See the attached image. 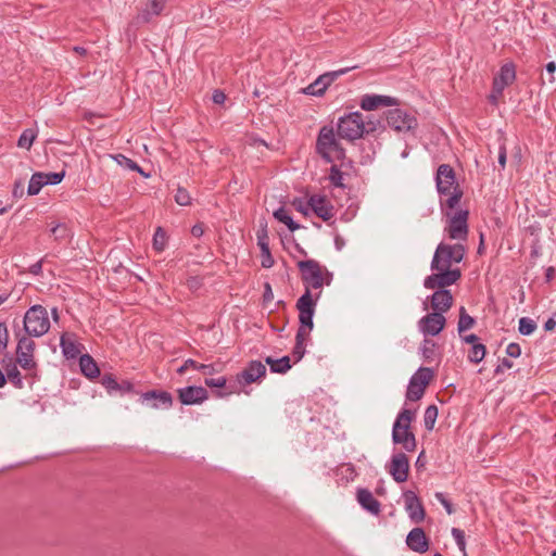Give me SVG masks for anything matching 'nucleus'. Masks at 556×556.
I'll return each instance as SVG.
<instances>
[{
	"mask_svg": "<svg viewBox=\"0 0 556 556\" xmlns=\"http://www.w3.org/2000/svg\"><path fill=\"white\" fill-rule=\"evenodd\" d=\"M437 190L444 200H441V206L445 205L447 208H455L462 197L463 190L456 182L455 172L448 164H441L438 167L435 175Z\"/></svg>",
	"mask_w": 556,
	"mask_h": 556,
	"instance_id": "1",
	"label": "nucleus"
},
{
	"mask_svg": "<svg viewBox=\"0 0 556 556\" xmlns=\"http://www.w3.org/2000/svg\"><path fill=\"white\" fill-rule=\"evenodd\" d=\"M415 413L410 409L403 408L392 428V440L395 444H401L406 452H414L417 443L415 434L410 431V422Z\"/></svg>",
	"mask_w": 556,
	"mask_h": 556,
	"instance_id": "2",
	"label": "nucleus"
},
{
	"mask_svg": "<svg viewBox=\"0 0 556 556\" xmlns=\"http://www.w3.org/2000/svg\"><path fill=\"white\" fill-rule=\"evenodd\" d=\"M316 151L327 163L342 160L345 156V151L331 126L320 128L316 140Z\"/></svg>",
	"mask_w": 556,
	"mask_h": 556,
	"instance_id": "3",
	"label": "nucleus"
},
{
	"mask_svg": "<svg viewBox=\"0 0 556 556\" xmlns=\"http://www.w3.org/2000/svg\"><path fill=\"white\" fill-rule=\"evenodd\" d=\"M298 267L306 289H321L324 285L329 286L332 280V273L323 267L315 260L300 261Z\"/></svg>",
	"mask_w": 556,
	"mask_h": 556,
	"instance_id": "4",
	"label": "nucleus"
},
{
	"mask_svg": "<svg viewBox=\"0 0 556 556\" xmlns=\"http://www.w3.org/2000/svg\"><path fill=\"white\" fill-rule=\"evenodd\" d=\"M466 254V249L463 244H446L439 243L432 261H431V269H453V264H458L463 261Z\"/></svg>",
	"mask_w": 556,
	"mask_h": 556,
	"instance_id": "5",
	"label": "nucleus"
},
{
	"mask_svg": "<svg viewBox=\"0 0 556 556\" xmlns=\"http://www.w3.org/2000/svg\"><path fill=\"white\" fill-rule=\"evenodd\" d=\"M365 118L362 113L355 111L338 118V137L348 141H355L365 135Z\"/></svg>",
	"mask_w": 556,
	"mask_h": 556,
	"instance_id": "6",
	"label": "nucleus"
},
{
	"mask_svg": "<svg viewBox=\"0 0 556 556\" xmlns=\"http://www.w3.org/2000/svg\"><path fill=\"white\" fill-rule=\"evenodd\" d=\"M24 329L31 337H41L50 329L48 312L42 305H33L24 316Z\"/></svg>",
	"mask_w": 556,
	"mask_h": 556,
	"instance_id": "7",
	"label": "nucleus"
},
{
	"mask_svg": "<svg viewBox=\"0 0 556 556\" xmlns=\"http://www.w3.org/2000/svg\"><path fill=\"white\" fill-rule=\"evenodd\" d=\"M321 292H318L315 298L311 290L305 289V292L296 301V308L299 311L300 327L298 330H303L304 333L309 334L313 330L314 323L313 317L315 314V307Z\"/></svg>",
	"mask_w": 556,
	"mask_h": 556,
	"instance_id": "8",
	"label": "nucleus"
},
{
	"mask_svg": "<svg viewBox=\"0 0 556 556\" xmlns=\"http://www.w3.org/2000/svg\"><path fill=\"white\" fill-rule=\"evenodd\" d=\"M447 216V225L444 229L447 237L451 240L465 241L468 237V215L469 212L467 210H459L455 212L453 215L450 212H446Z\"/></svg>",
	"mask_w": 556,
	"mask_h": 556,
	"instance_id": "9",
	"label": "nucleus"
},
{
	"mask_svg": "<svg viewBox=\"0 0 556 556\" xmlns=\"http://www.w3.org/2000/svg\"><path fill=\"white\" fill-rule=\"evenodd\" d=\"M431 270L434 273L427 276L424 280V287L429 290L446 289V287L456 283L462 277L459 268Z\"/></svg>",
	"mask_w": 556,
	"mask_h": 556,
	"instance_id": "10",
	"label": "nucleus"
},
{
	"mask_svg": "<svg viewBox=\"0 0 556 556\" xmlns=\"http://www.w3.org/2000/svg\"><path fill=\"white\" fill-rule=\"evenodd\" d=\"M388 125L397 132H408L417 128L415 115L402 109H391L387 113Z\"/></svg>",
	"mask_w": 556,
	"mask_h": 556,
	"instance_id": "11",
	"label": "nucleus"
},
{
	"mask_svg": "<svg viewBox=\"0 0 556 556\" xmlns=\"http://www.w3.org/2000/svg\"><path fill=\"white\" fill-rule=\"evenodd\" d=\"M167 0H148L142 5L137 15L132 18L129 26L139 27L143 24H148L153 17L161 15L166 7Z\"/></svg>",
	"mask_w": 556,
	"mask_h": 556,
	"instance_id": "12",
	"label": "nucleus"
},
{
	"mask_svg": "<svg viewBox=\"0 0 556 556\" xmlns=\"http://www.w3.org/2000/svg\"><path fill=\"white\" fill-rule=\"evenodd\" d=\"M349 68L329 72L320 75L312 84L303 89V92L308 96L320 97L325 93L326 89L341 75L345 74Z\"/></svg>",
	"mask_w": 556,
	"mask_h": 556,
	"instance_id": "13",
	"label": "nucleus"
},
{
	"mask_svg": "<svg viewBox=\"0 0 556 556\" xmlns=\"http://www.w3.org/2000/svg\"><path fill=\"white\" fill-rule=\"evenodd\" d=\"M35 342L27 338L22 337L18 339L16 346V361L24 369H33L36 366L34 361Z\"/></svg>",
	"mask_w": 556,
	"mask_h": 556,
	"instance_id": "14",
	"label": "nucleus"
},
{
	"mask_svg": "<svg viewBox=\"0 0 556 556\" xmlns=\"http://www.w3.org/2000/svg\"><path fill=\"white\" fill-rule=\"evenodd\" d=\"M446 324V319L443 316V314L438 312H432L424 316L418 321V328L420 332H422L425 336H438L443 329Z\"/></svg>",
	"mask_w": 556,
	"mask_h": 556,
	"instance_id": "15",
	"label": "nucleus"
},
{
	"mask_svg": "<svg viewBox=\"0 0 556 556\" xmlns=\"http://www.w3.org/2000/svg\"><path fill=\"white\" fill-rule=\"evenodd\" d=\"M405 510L414 523H420L425 520L426 511L420 498L414 491L407 490L403 493Z\"/></svg>",
	"mask_w": 556,
	"mask_h": 556,
	"instance_id": "16",
	"label": "nucleus"
},
{
	"mask_svg": "<svg viewBox=\"0 0 556 556\" xmlns=\"http://www.w3.org/2000/svg\"><path fill=\"white\" fill-rule=\"evenodd\" d=\"M266 375V366L260 361H251L247 367L237 374V382L244 387L258 381Z\"/></svg>",
	"mask_w": 556,
	"mask_h": 556,
	"instance_id": "17",
	"label": "nucleus"
},
{
	"mask_svg": "<svg viewBox=\"0 0 556 556\" xmlns=\"http://www.w3.org/2000/svg\"><path fill=\"white\" fill-rule=\"evenodd\" d=\"M388 471L397 483L405 482L409 472V460L404 453L393 454Z\"/></svg>",
	"mask_w": 556,
	"mask_h": 556,
	"instance_id": "18",
	"label": "nucleus"
},
{
	"mask_svg": "<svg viewBox=\"0 0 556 556\" xmlns=\"http://www.w3.org/2000/svg\"><path fill=\"white\" fill-rule=\"evenodd\" d=\"M142 404H148L154 409H168L173 405V396L167 391H148L141 394Z\"/></svg>",
	"mask_w": 556,
	"mask_h": 556,
	"instance_id": "19",
	"label": "nucleus"
},
{
	"mask_svg": "<svg viewBox=\"0 0 556 556\" xmlns=\"http://www.w3.org/2000/svg\"><path fill=\"white\" fill-rule=\"evenodd\" d=\"M178 399L184 405H197L203 403L208 397L205 388L189 386L178 389Z\"/></svg>",
	"mask_w": 556,
	"mask_h": 556,
	"instance_id": "20",
	"label": "nucleus"
},
{
	"mask_svg": "<svg viewBox=\"0 0 556 556\" xmlns=\"http://www.w3.org/2000/svg\"><path fill=\"white\" fill-rule=\"evenodd\" d=\"M399 100L390 96L382 94H364L361 99L359 105L364 111H374L380 106L397 105Z\"/></svg>",
	"mask_w": 556,
	"mask_h": 556,
	"instance_id": "21",
	"label": "nucleus"
},
{
	"mask_svg": "<svg viewBox=\"0 0 556 556\" xmlns=\"http://www.w3.org/2000/svg\"><path fill=\"white\" fill-rule=\"evenodd\" d=\"M407 546L416 553H426L429 549V539L422 528L412 529L406 536Z\"/></svg>",
	"mask_w": 556,
	"mask_h": 556,
	"instance_id": "22",
	"label": "nucleus"
},
{
	"mask_svg": "<svg viewBox=\"0 0 556 556\" xmlns=\"http://www.w3.org/2000/svg\"><path fill=\"white\" fill-rule=\"evenodd\" d=\"M311 210L323 220L328 222L333 216V206L329 203L326 197L313 194L308 199Z\"/></svg>",
	"mask_w": 556,
	"mask_h": 556,
	"instance_id": "23",
	"label": "nucleus"
},
{
	"mask_svg": "<svg viewBox=\"0 0 556 556\" xmlns=\"http://www.w3.org/2000/svg\"><path fill=\"white\" fill-rule=\"evenodd\" d=\"M433 312L445 313L453 305V295L447 289H438L429 298Z\"/></svg>",
	"mask_w": 556,
	"mask_h": 556,
	"instance_id": "24",
	"label": "nucleus"
},
{
	"mask_svg": "<svg viewBox=\"0 0 556 556\" xmlns=\"http://www.w3.org/2000/svg\"><path fill=\"white\" fill-rule=\"evenodd\" d=\"M257 237V245L261 250V264L264 268H270L274 266V258L271 256L270 250H269V238L267 233L266 225L261 227V229L257 230L256 233Z\"/></svg>",
	"mask_w": 556,
	"mask_h": 556,
	"instance_id": "25",
	"label": "nucleus"
},
{
	"mask_svg": "<svg viewBox=\"0 0 556 556\" xmlns=\"http://www.w3.org/2000/svg\"><path fill=\"white\" fill-rule=\"evenodd\" d=\"M516 79V68L513 63H505L501 66L500 72L493 78V84L496 85L497 89L506 88Z\"/></svg>",
	"mask_w": 556,
	"mask_h": 556,
	"instance_id": "26",
	"label": "nucleus"
},
{
	"mask_svg": "<svg viewBox=\"0 0 556 556\" xmlns=\"http://www.w3.org/2000/svg\"><path fill=\"white\" fill-rule=\"evenodd\" d=\"M357 502L365 510L371 513L372 515H379L381 511V505L379 501H377L372 493L367 489L357 490Z\"/></svg>",
	"mask_w": 556,
	"mask_h": 556,
	"instance_id": "27",
	"label": "nucleus"
},
{
	"mask_svg": "<svg viewBox=\"0 0 556 556\" xmlns=\"http://www.w3.org/2000/svg\"><path fill=\"white\" fill-rule=\"evenodd\" d=\"M79 367L81 374L88 379H96L100 376V369L93 357L89 354H83L79 357Z\"/></svg>",
	"mask_w": 556,
	"mask_h": 556,
	"instance_id": "28",
	"label": "nucleus"
},
{
	"mask_svg": "<svg viewBox=\"0 0 556 556\" xmlns=\"http://www.w3.org/2000/svg\"><path fill=\"white\" fill-rule=\"evenodd\" d=\"M60 346L67 359H74L80 354V345L67 333L61 336Z\"/></svg>",
	"mask_w": 556,
	"mask_h": 556,
	"instance_id": "29",
	"label": "nucleus"
},
{
	"mask_svg": "<svg viewBox=\"0 0 556 556\" xmlns=\"http://www.w3.org/2000/svg\"><path fill=\"white\" fill-rule=\"evenodd\" d=\"M265 363L269 365L270 371L276 374H286L291 368L289 356H282L278 359L268 356L265 358Z\"/></svg>",
	"mask_w": 556,
	"mask_h": 556,
	"instance_id": "30",
	"label": "nucleus"
},
{
	"mask_svg": "<svg viewBox=\"0 0 556 556\" xmlns=\"http://www.w3.org/2000/svg\"><path fill=\"white\" fill-rule=\"evenodd\" d=\"M426 388H424L415 379L410 378L408 381L405 397L407 401L416 402L419 401L425 394Z\"/></svg>",
	"mask_w": 556,
	"mask_h": 556,
	"instance_id": "31",
	"label": "nucleus"
},
{
	"mask_svg": "<svg viewBox=\"0 0 556 556\" xmlns=\"http://www.w3.org/2000/svg\"><path fill=\"white\" fill-rule=\"evenodd\" d=\"M309 334L304 333L303 330H298L295 336V345L292 351V355L294 357V362H300L305 355V340Z\"/></svg>",
	"mask_w": 556,
	"mask_h": 556,
	"instance_id": "32",
	"label": "nucleus"
},
{
	"mask_svg": "<svg viewBox=\"0 0 556 556\" xmlns=\"http://www.w3.org/2000/svg\"><path fill=\"white\" fill-rule=\"evenodd\" d=\"M274 217L280 223L285 224L292 232L300 228V225L293 220V218L283 206L277 208L274 212Z\"/></svg>",
	"mask_w": 556,
	"mask_h": 556,
	"instance_id": "33",
	"label": "nucleus"
},
{
	"mask_svg": "<svg viewBox=\"0 0 556 556\" xmlns=\"http://www.w3.org/2000/svg\"><path fill=\"white\" fill-rule=\"evenodd\" d=\"M46 185H47V181L45 180L43 173L37 172V173L33 174L30 177L28 188H27V193L29 195H36L40 192L41 188Z\"/></svg>",
	"mask_w": 556,
	"mask_h": 556,
	"instance_id": "34",
	"label": "nucleus"
},
{
	"mask_svg": "<svg viewBox=\"0 0 556 556\" xmlns=\"http://www.w3.org/2000/svg\"><path fill=\"white\" fill-rule=\"evenodd\" d=\"M189 368L201 370L204 374H210V375L214 372L213 365L199 364V363H197L195 361H193L191 358L186 359L185 363L178 368L177 371H178V374H184Z\"/></svg>",
	"mask_w": 556,
	"mask_h": 556,
	"instance_id": "35",
	"label": "nucleus"
},
{
	"mask_svg": "<svg viewBox=\"0 0 556 556\" xmlns=\"http://www.w3.org/2000/svg\"><path fill=\"white\" fill-rule=\"evenodd\" d=\"M476 324V319L467 314L464 306L459 309V319L457 325V330L459 333H463L469 329H471Z\"/></svg>",
	"mask_w": 556,
	"mask_h": 556,
	"instance_id": "36",
	"label": "nucleus"
},
{
	"mask_svg": "<svg viewBox=\"0 0 556 556\" xmlns=\"http://www.w3.org/2000/svg\"><path fill=\"white\" fill-rule=\"evenodd\" d=\"M433 370L429 367H419L417 371L410 377L419 382L424 388L427 389L428 384L433 378Z\"/></svg>",
	"mask_w": 556,
	"mask_h": 556,
	"instance_id": "37",
	"label": "nucleus"
},
{
	"mask_svg": "<svg viewBox=\"0 0 556 556\" xmlns=\"http://www.w3.org/2000/svg\"><path fill=\"white\" fill-rule=\"evenodd\" d=\"M37 137V130L33 128L25 129L17 140V146L20 148L29 150Z\"/></svg>",
	"mask_w": 556,
	"mask_h": 556,
	"instance_id": "38",
	"label": "nucleus"
},
{
	"mask_svg": "<svg viewBox=\"0 0 556 556\" xmlns=\"http://www.w3.org/2000/svg\"><path fill=\"white\" fill-rule=\"evenodd\" d=\"M438 407L435 405H429L424 415V424L427 430H432L438 418Z\"/></svg>",
	"mask_w": 556,
	"mask_h": 556,
	"instance_id": "39",
	"label": "nucleus"
},
{
	"mask_svg": "<svg viewBox=\"0 0 556 556\" xmlns=\"http://www.w3.org/2000/svg\"><path fill=\"white\" fill-rule=\"evenodd\" d=\"M485 345L482 343L473 344L469 351L468 359L473 364H479L485 356Z\"/></svg>",
	"mask_w": 556,
	"mask_h": 556,
	"instance_id": "40",
	"label": "nucleus"
},
{
	"mask_svg": "<svg viewBox=\"0 0 556 556\" xmlns=\"http://www.w3.org/2000/svg\"><path fill=\"white\" fill-rule=\"evenodd\" d=\"M536 329V323L529 317H521L518 324V331L522 336H530Z\"/></svg>",
	"mask_w": 556,
	"mask_h": 556,
	"instance_id": "41",
	"label": "nucleus"
},
{
	"mask_svg": "<svg viewBox=\"0 0 556 556\" xmlns=\"http://www.w3.org/2000/svg\"><path fill=\"white\" fill-rule=\"evenodd\" d=\"M5 377L15 388L22 389L24 387L21 372L18 371L15 365H12L10 368H7Z\"/></svg>",
	"mask_w": 556,
	"mask_h": 556,
	"instance_id": "42",
	"label": "nucleus"
},
{
	"mask_svg": "<svg viewBox=\"0 0 556 556\" xmlns=\"http://www.w3.org/2000/svg\"><path fill=\"white\" fill-rule=\"evenodd\" d=\"M112 157L123 168H127L132 172L135 169H138V164L124 154H115V155H112Z\"/></svg>",
	"mask_w": 556,
	"mask_h": 556,
	"instance_id": "43",
	"label": "nucleus"
},
{
	"mask_svg": "<svg viewBox=\"0 0 556 556\" xmlns=\"http://www.w3.org/2000/svg\"><path fill=\"white\" fill-rule=\"evenodd\" d=\"M174 199L175 202L181 206L190 205L192 200L189 192L182 187L177 188Z\"/></svg>",
	"mask_w": 556,
	"mask_h": 556,
	"instance_id": "44",
	"label": "nucleus"
},
{
	"mask_svg": "<svg viewBox=\"0 0 556 556\" xmlns=\"http://www.w3.org/2000/svg\"><path fill=\"white\" fill-rule=\"evenodd\" d=\"M166 244V232L157 227L153 236V247L156 251H163Z\"/></svg>",
	"mask_w": 556,
	"mask_h": 556,
	"instance_id": "45",
	"label": "nucleus"
},
{
	"mask_svg": "<svg viewBox=\"0 0 556 556\" xmlns=\"http://www.w3.org/2000/svg\"><path fill=\"white\" fill-rule=\"evenodd\" d=\"M452 535L459 548V551L463 553L464 556H467L466 554V540H465V533L463 530L458 529V528H453L452 529Z\"/></svg>",
	"mask_w": 556,
	"mask_h": 556,
	"instance_id": "46",
	"label": "nucleus"
},
{
	"mask_svg": "<svg viewBox=\"0 0 556 556\" xmlns=\"http://www.w3.org/2000/svg\"><path fill=\"white\" fill-rule=\"evenodd\" d=\"M329 180L334 187L342 188L344 186L343 185V173L339 169L338 166H336V165L331 166L330 174H329Z\"/></svg>",
	"mask_w": 556,
	"mask_h": 556,
	"instance_id": "47",
	"label": "nucleus"
},
{
	"mask_svg": "<svg viewBox=\"0 0 556 556\" xmlns=\"http://www.w3.org/2000/svg\"><path fill=\"white\" fill-rule=\"evenodd\" d=\"M101 383L110 393L116 392L119 388V383L112 375L102 376Z\"/></svg>",
	"mask_w": 556,
	"mask_h": 556,
	"instance_id": "48",
	"label": "nucleus"
},
{
	"mask_svg": "<svg viewBox=\"0 0 556 556\" xmlns=\"http://www.w3.org/2000/svg\"><path fill=\"white\" fill-rule=\"evenodd\" d=\"M434 497L445 508L447 515H452L455 513V508L452 502L446 497V495L443 492H435Z\"/></svg>",
	"mask_w": 556,
	"mask_h": 556,
	"instance_id": "49",
	"label": "nucleus"
},
{
	"mask_svg": "<svg viewBox=\"0 0 556 556\" xmlns=\"http://www.w3.org/2000/svg\"><path fill=\"white\" fill-rule=\"evenodd\" d=\"M8 343H9L8 326L4 321H1L0 323V354H2L7 350Z\"/></svg>",
	"mask_w": 556,
	"mask_h": 556,
	"instance_id": "50",
	"label": "nucleus"
},
{
	"mask_svg": "<svg viewBox=\"0 0 556 556\" xmlns=\"http://www.w3.org/2000/svg\"><path fill=\"white\" fill-rule=\"evenodd\" d=\"M50 231L56 240L64 239L68 236V228L65 224H56L51 227Z\"/></svg>",
	"mask_w": 556,
	"mask_h": 556,
	"instance_id": "51",
	"label": "nucleus"
},
{
	"mask_svg": "<svg viewBox=\"0 0 556 556\" xmlns=\"http://www.w3.org/2000/svg\"><path fill=\"white\" fill-rule=\"evenodd\" d=\"M45 180L47 181V185H58L60 184L64 176L65 172L60 173H43Z\"/></svg>",
	"mask_w": 556,
	"mask_h": 556,
	"instance_id": "52",
	"label": "nucleus"
},
{
	"mask_svg": "<svg viewBox=\"0 0 556 556\" xmlns=\"http://www.w3.org/2000/svg\"><path fill=\"white\" fill-rule=\"evenodd\" d=\"M205 386L210 388H225L227 383V379L224 376L217 378H206L204 380Z\"/></svg>",
	"mask_w": 556,
	"mask_h": 556,
	"instance_id": "53",
	"label": "nucleus"
},
{
	"mask_svg": "<svg viewBox=\"0 0 556 556\" xmlns=\"http://www.w3.org/2000/svg\"><path fill=\"white\" fill-rule=\"evenodd\" d=\"M434 348H435V344H434L433 341L425 340L424 343H422V346H421L422 355L426 358H430L433 355V353H434Z\"/></svg>",
	"mask_w": 556,
	"mask_h": 556,
	"instance_id": "54",
	"label": "nucleus"
},
{
	"mask_svg": "<svg viewBox=\"0 0 556 556\" xmlns=\"http://www.w3.org/2000/svg\"><path fill=\"white\" fill-rule=\"evenodd\" d=\"M365 135L371 134L378 129L380 121L368 117V119H365Z\"/></svg>",
	"mask_w": 556,
	"mask_h": 556,
	"instance_id": "55",
	"label": "nucleus"
},
{
	"mask_svg": "<svg viewBox=\"0 0 556 556\" xmlns=\"http://www.w3.org/2000/svg\"><path fill=\"white\" fill-rule=\"evenodd\" d=\"M506 354L510 357L517 358L521 355V348L518 343L511 342L506 348Z\"/></svg>",
	"mask_w": 556,
	"mask_h": 556,
	"instance_id": "56",
	"label": "nucleus"
},
{
	"mask_svg": "<svg viewBox=\"0 0 556 556\" xmlns=\"http://www.w3.org/2000/svg\"><path fill=\"white\" fill-rule=\"evenodd\" d=\"M293 205L295 207V210L300 213H302L303 215L307 216L309 214V211L311 210V206L308 205V202L307 203H304L302 200H294L293 201Z\"/></svg>",
	"mask_w": 556,
	"mask_h": 556,
	"instance_id": "57",
	"label": "nucleus"
},
{
	"mask_svg": "<svg viewBox=\"0 0 556 556\" xmlns=\"http://www.w3.org/2000/svg\"><path fill=\"white\" fill-rule=\"evenodd\" d=\"M503 91H504V88H500L497 89L496 85L492 84V91H491V94L489 97L490 101L493 103V104H497L498 102V99L502 97L503 94Z\"/></svg>",
	"mask_w": 556,
	"mask_h": 556,
	"instance_id": "58",
	"label": "nucleus"
},
{
	"mask_svg": "<svg viewBox=\"0 0 556 556\" xmlns=\"http://www.w3.org/2000/svg\"><path fill=\"white\" fill-rule=\"evenodd\" d=\"M513 362L507 359V358H503L501 361V363L496 366L495 368V374H501V372H504L505 369H510L513 367Z\"/></svg>",
	"mask_w": 556,
	"mask_h": 556,
	"instance_id": "59",
	"label": "nucleus"
},
{
	"mask_svg": "<svg viewBox=\"0 0 556 556\" xmlns=\"http://www.w3.org/2000/svg\"><path fill=\"white\" fill-rule=\"evenodd\" d=\"M13 197L21 198L24 194V182L22 180H16L13 186Z\"/></svg>",
	"mask_w": 556,
	"mask_h": 556,
	"instance_id": "60",
	"label": "nucleus"
},
{
	"mask_svg": "<svg viewBox=\"0 0 556 556\" xmlns=\"http://www.w3.org/2000/svg\"><path fill=\"white\" fill-rule=\"evenodd\" d=\"M212 100L216 104H223L226 100V94L217 89L213 92Z\"/></svg>",
	"mask_w": 556,
	"mask_h": 556,
	"instance_id": "61",
	"label": "nucleus"
},
{
	"mask_svg": "<svg viewBox=\"0 0 556 556\" xmlns=\"http://www.w3.org/2000/svg\"><path fill=\"white\" fill-rule=\"evenodd\" d=\"M29 273L35 276L40 275L42 273V260L31 264L29 266Z\"/></svg>",
	"mask_w": 556,
	"mask_h": 556,
	"instance_id": "62",
	"label": "nucleus"
},
{
	"mask_svg": "<svg viewBox=\"0 0 556 556\" xmlns=\"http://www.w3.org/2000/svg\"><path fill=\"white\" fill-rule=\"evenodd\" d=\"M498 163L502 166V168H504L506 165V148H505V146L500 147Z\"/></svg>",
	"mask_w": 556,
	"mask_h": 556,
	"instance_id": "63",
	"label": "nucleus"
},
{
	"mask_svg": "<svg viewBox=\"0 0 556 556\" xmlns=\"http://www.w3.org/2000/svg\"><path fill=\"white\" fill-rule=\"evenodd\" d=\"M191 233H192V236L198 237V238L203 236V233H204L203 225L202 224H195L191 228Z\"/></svg>",
	"mask_w": 556,
	"mask_h": 556,
	"instance_id": "64",
	"label": "nucleus"
}]
</instances>
